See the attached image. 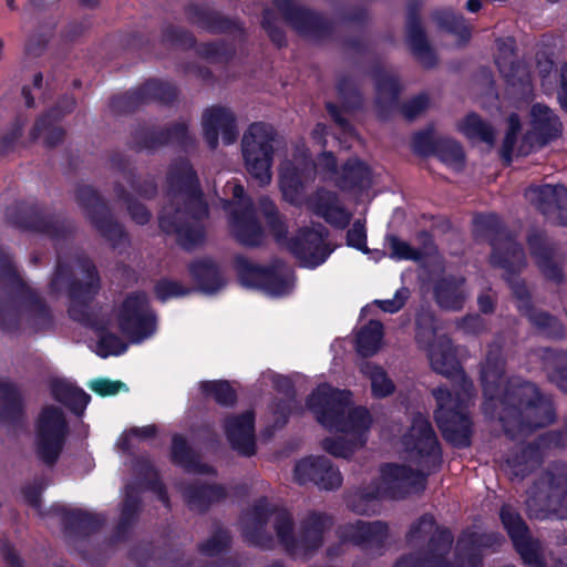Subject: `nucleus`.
<instances>
[{"mask_svg":"<svg viewBox=\"0 0 567 567\" xmlns=\"http://www.w3.org/2000/svg\"><path fill=\"white\" fill-rule=\"evenodd\" d=\"M415 340L426 352L432 370L454 380L452 391L441 386L432 391L436 401L435 420L446 441L456 447H466L472 435L467 409L475 398L473 382L463 371L452 340L437 333L432 312L422 311L417 316Z\"/></svg>","mask_w":567,"mask_h":567,"instance_id":"f257e3e1","label":"nucleus"},{"mask_svg":"<svg viewBox=\"0 0 567 567\" xmlns=\"http://www.w3.org/2000/svg\"><path fill=\"white\" fill-rule=\"evenodd\" d=\"M241 536L248 544L272 549L277 544L292 556L306 557L323 544L333 517L324 512L309 511L300 519L298 530L292 515L272 506L266 498L256 501L240 517Z\"/></svg>","mask_w":567,"mask_h":567,"instance_id":"f03ea898","label":"nucleus"},{"mask_svg":"<svg viewBox=\"0 0 567 567\" xmlns=\"http://www.w3.org/2000/svg\"><path fill=\"white\" fill-rule=\"evenodd\" d=\"M208 215L198 181L186 159L174 163L167 175L165 204L161 210L159 227L176 236L177 243L190 250L205 240L202 220Z\"/></svg>","mask_w":567,"mask_h":567,"instance_id":"7ed1b4c3","label":"nucleus"},{"mask_svg":"<svg viewBox=\"0 0 567 567\" xmlns=\"http://www.w3.org/2000/svg\"><path fill=\"white\" fill-rule=\"evenodd\" d=\"M308 408L326 429L343 433V437L324 439L322 449L336 457H349L365 442L372 419L365 408L351 405V392L340 391L328 384L319 385L307 400Z\"/></svg>","mask_w":567,"mask_h":567,"instance_id":"20e7f679","label":"nucleus"},{"mask_svg":"<svg viewBox=\"0 0 567 567\" xmlns=\"http://www.w3.org/2000/svg\"><path fill=\"white\" fill-rule=\"evenodd\" d=\"M498 416L511 439L520 440L551 424L555 410L550 398L530 382L509 380L498 399Z\"/></svg>","mask_w":567,"mask_h":567,"instance_id":"39448f33","label":"nucleus"},{"mask_svg":"<svg viewBox=\"0 0 567 567\" xmlns=\"http://www.w3.org/2000/svg\"><path fill=\"white\" fill-rule=\"evenodd\" d=\"M278 135L266 123L256 122L248 126L241 137V154L248 174L260 185L267 186L272 179V162Z\"/></svg>","mask_w":567,"mask_h":567,"instance_id":"423d86ee","label":"nucleus"},{"mask_svg":"<svg viewBox=\"0 0 567 567\" xmlns=\"http://www.w3.org/2000/svg\"><path fill=\"white\" fill-rule=\"evenodd\" d=\"M526 504L532 517L553 514L567 518V466L555 465L545 472L530 489Z\"/></svg>","mask_w":567,"mask_h":567,"instance_id":"0eeeda50","label":"nucleus"},{"mask_svg":"<svg viewBox=\"0 0 567 567\" xmlns=\"http://www.w3.org/2000/svg\"><path fill=\"white\" fill-rule=\"evenodd\" d=\"M49 323L50 312L45 303L31 288L22 284L7 302H0V326L2 329H42Z\"/></svg>","mask_w":567,"mask_h":567,"instance_id":"6e6552de","label":"nucleus"},{"mask_svg":"<svg viewBox=\"0 0 567 567\" xmlns=\"http://www.w3.org/2000/svg\"><path fill=\"white\" fill-rule=\"evenodd\" d=\"M405 460L421 467V471L433 473L441 466L442 457L437 437L429 420L416 414L410 429L402 436Z\"/></svg>","mask_w":567,"mask_h":567,"instance_id":"1a4fd4ad","label":"nucleus"},{"mask_svg":"<svg viewBox=\"0 0 567 567\" xmlns=\"http://www.w3.org/2000/svg\"><path fill=\"white\" fill-rule=\"evenodd\" d=\"M233 200L224 202L228 229L231 237L243 246L256 247L265 239L264 229L256 217L252 200L245 195L241 185L231 186Z\"/></svg>","mask_w":567,"mask_h":567,"instance_id":"9d476101","label":"nucleus"},{"mask_svg":"<svg viewBox=\"0 0 567 567\" xmlns=\"http://www.w3.org/2000/svg\"><path fill=\"white\" fill-rule=\"evenodd\" d=\"M69 426L63 411L53 405L41 409L34 423V451L45 464L52 465L59 458Z\"/></svg>","mask_w":567,"mask_h":567,"instance_id":"9b49d317","label":"nucleus"},{"mask_svg":"<svg viewBox=\"0 0 567 567\" xmlns=\"http://www.w3.org/2000/svg\"><path fill=\"white\" fill-rule=\"evenodd\" d=\"M116 319L118 329L132 342L150 337L156 328L155 317L150 311L147 297L143 292L128 295L120 306Z\"/></svg>","mask_w":567,"mask_h":567,"instance_id":"f8f14e48","label":"nucleus"},{"mask_svg":"<svg viewBox=\"0 0 567 567\" xmlns=\"http://www.w3.org/2000/svg\"><path fill=\"white\" fill-rule=\"evenodd\" d=\"M79 205L84 209L87 218L96 230L114 249H121L128 243L122 227L109 215L105 204L91 186H81L76 190Z\"/></svg>","mask_w":567,"mask_h":567,"instance_id":"ddd939ff","label":"nucleus"},{"mask_svg":"<svg viewBox=\"0 0 567 567\" xmlns=\"http://www.w3.org/2000/svg\"><path fill=\"white\" fill-rule=\"evenodd\" d=\"M430 474L409 462L408 465L389 464L382 467L381 476L375 482L381 486L384 497L403 498L423 491Z\"/></svg>","mask_w":567,"mask_h":567,"instance_id":"4468645a","label":"nucleus"},{"mask_svg":"<svg viewBox=\"0 0 567 567\" xmlns=\"http://www.w3.org/2000/svg\"><path fill=\"white\" fill-rule=\"evenodd\" d=\"M481 223L491 230L495 228V234L491 237L492 265L509 272H514L524 267L525 254L523 248L501 227L497 217L494 215L485 216L481 219Z\"/></svg>","mask_w":567,"mask_h":567,"instance_id":"2eb2a0df","label":"nucleus"},{"mask_svg":"<svg viewBox=\"0 0 567 567\" xmlns=\"http://www.w3.org/2000/svg\"><path fill=\"white\" fill-rule=\"evenodd\" d=\"M237 265L247 286H260L272 296H281L291 288V271L281 261H276L271 267H264L238 259Z\"/></svg>","mask_w":567,"mask_h":567,"instance_id":"dca6fc26","label":"nucleus"},{"mask_svg":"<svg viewBox=\"0 0 567 567\" xmlns=\"http://www.w3.org/2000/svg\"><path fill=\"white\" fill-rule=\"evenodd\" d=\"M316 164L307 153L296 157L295 161H287L280 168V189L285 200L295 206L305 203V185L313 179Z\"/></svg>","mask_w":567,"mask_h":567,"instance_id":"f3484780","label":"nucleus"},{"mask_svg":"<svg viewBox=\"0 0 567 567\" xmlns=\"http://www.w3.org/2000/svg\"><path fill=\"white\" fill-rule=\"evenodd\" d=\"M327 229L321 224L302 227L287 241L289 250L308 267L322 264L332 249L326 241Z\"/></svg>","mask_w":567,"mask_h":567,"instance_id":"a211bd4d","label":"nucleus"},{"mask_svg":"<svg viewBox=\"0 0 567 567\" xmlns=\"http://www.w3.org/2000/svg\"><path fill=\"white\" fill-rule=\"evenodd\" d=\"M501 519L523 560L534 567H546L540 544L530 537L522 517L511 506H503Z\"/></svg>","mask_w":567,"mask_h":567,"instance_id":"6ab92c4d","label":"nucleus"},{"mask_svg":"<svg viewBox=\"0 0 567 567\" xmlns=\"http://www.w3.org/2000/svg\"><path fill=\"white\" fill-rule=\"evenodd\" d=\"M341 544L362 548H380L389 536V526L382 520H354L341 524L336 529Z\"/></svg>","mask_w":567,"mask_h":567,"instance_id":"aec40b11","label":"nucleus"},{"mask_svg":"<svg viewBox=\"0 0 567 567\" xmlns=\"http://www.w3.org/2000/svg\"><path fill=\"white\" fill-rule=\"evenodd\" d=\"M293 480L303 485L313 483L322 489H336L342 484V475L323 456H308L298 461L293 468Z\"/></svg>","mask_w":567,"mask_h":567,"instance_id":"412c9836","label":"nucleus"},{"mask_svg":"<svg viewBox=\"0 0 567 567\" xmlns=\"http://www.w3.org/2000/svg\"><path fill=\"white\" fill-rule=\"evenodd\" d=\"M202 125L204 137L212 150L217 147L219 137L224 144L229 145L238 136L235 116L227 107L213 106L205 110Z\"/></svg>","mask_w":567,"mask_h":567,"instance_id":"4be33fe9","label":"nucleus"},{"mask_svg":"<svg viewBox=\"0 0 567 567\" xmlns=\"http://www.w3.org/2000/svg\"><path fill=\"white\" fill-rule=\"evenodd\" d=\"M525 197L544 215H554L558 224L567 225V188L561 185L533 186Z\"/></svg>","mask_w":567,"mask_h":567,"instance_id":"5701e85b","label":"nucleus"},{"mask_svg":"<svg viewBox=\"0 0 567 567\" xmlns=\"http://www.w3.org/2000/svg\"><path fill=\"white\" fill-rule=\"evenodd\" d=\"M7 217L16 225L47 233L52 237H60L68 233V229L62 223L44 214V212L35 205L25 203L18 204L7 209Z\"/></svg>","mask_w":567,"mask_h":567,"instance_id":"b1692460","label":"nucleus"},{"mask_svg":"<svg viewBox=\"0 0 567 567\" xmlns=\"http://www.w3.org/2000/svg\"><path fill=\"white\" fill-rule=\"evenodd\" d=\"M255 416L247 411L240 415H228L223 427L230 447L243 456L256 453Z\"/></svg>","mask_w":567,"mask_h":567,"instance_id":"393cba45","label":"nucleus"},{"mask_svg":"<svg viewBox=\"0 0 567 567\" xmlns=\"http://www.w3.org/2000/svg\"><path fill=\"white\" fill-rule=\"evenodd\" d=\"M453 536L451 533H437L427 549L400 558L394 567H452L447 555L451 551Z\"/></svg>","mask_w":567,"mask_h":567,"instance_id":"a878e982","label":"nucleus"},{"mask_svg":"<svg viewBox=\"0 0 567 567\" xmlns=\"http://www.w3.org/2000/svg\"><path fill=\"white\" fill-rule=\"evenodd\" d=\"M527 243L542 272L549 279L559 280L563 276L564 254L553 243H549L540 230L532 231L527 237Z\"/></svg>","mask_w":567,"mask_h":567,"instance_id":"bb28decb","label":"nucleus"},{"mask_svg":"<svg viewBox=\"0 0 567 567\" xmlns=\"http://www.w3.org/2000/svg\"><path fill=\"white\" fill-rule=\"evenodd\" d=\"M82 272L85 278L69 287L71 300L69 313L76 321H85L87 319L86 303L100 288V279L91 261H85L82 265Z\"/></svg>","mask_w":567,"mask_h":567,"instance_id":"cd10ccee","label":"nucleus"},{"mask_svg":"<svg viewBox=\"0 0 567 567\" xmlns=\"http://www.w3.org/2000/svg\"><path fill=\"white\" fill-rule=\"evenodd\" d=\"M305 204L313 214L338 228L347 227L352 218V213L342 205L337 194L330 190L319 189L309 196Z\"/></svg>","mask_w":567,"mask_h":567,"instance_id":"c85d7f7f","label":"nucleus"},{"mask_svg":"<svg viewBox=\"0 0 567 567\" xmlns=\"http://www.w3.org/2000/svg\"><path fill=\"white\" fill-rule=\"evenodd\" d=\"M496 64L499 72L512 86H518L519 93L528 95L532 92V80L527 69L516 63L513 41L499 40L497 42Z\"/></svg>","mask_w":567,"mask_h":567,"instance_id":"c756f323","label":"nucleus"},{"mask_svg":"<svg viewBox=\"0 0 567 567\" xmlns=\"http://www.w3.org/2000/svg\"><path fill=\"white\" fill-rule=\"evenodd\" d=\"M175 97L176 91L171 84L153 80L148 81L138 92L114 99L112 106L117 112H127L140 102L157 99L164 103H169Z\"/></svg>","mask_w":567,"mask_h":567,"instance_id":"7c9ffc66","label":"nucleus"},{"mask_svg":"<svg viewBox=\"0 0 567 567\" xmlns=\"http://www.w3.org/2000/svg\"><path fill=\"white\" fill-rule=\"evenodd\" d=\"M434 296L440 308L460 311L468 297L465 280L462 277H447L436 282Z\"/></svg>","mask_w":567,"mask_h":567,"instance_id":"2f4dec72","label":"nucleus"},{"mask_svg":"<svg viewBox=\"0 0 567 567\" xmlns=\"http://www.w3.org/2000/svg\"><path fill=\"white\" fill-rule=\"evenodd\" d=\"M406 38L414 56L424 68L436 64V55L426 40L419 19L413 14L408 19Z\"/></svg>","mask_w":567,"mask_h":567,"instance_id":"473e14b6","label":"nucleus"},{"mask_svg":"<svg viewBox=\"0 0 567 567\" xmlns=\"http://www.w3.org/2000/svg\"><path fill=\"white\" fill-rule=\"evenodd\" d=\"M384 498L381 486L377 482L351 492L347 497V507L357 515L378 513V503Z\"/></svg>","mask_w":567,"mask_h":567,"instance_id":"72a5a7b5","label":"nucleus"},{"mask_svg":"<svg viewBox=\"0 0 567 567\" xmlns=\"http://www.w3.org/2000/svg\"><path fill=\"white\" fill-rule=\"evenodd\" d=\"M532 127L534 134L546 143L560 135L563 125L549 107L536 104L532 109Z\"/></svg>","mask_w":567,"mask_h":567,"instance_id":"f704fd0d","label":"nucleus"},{"mask_svg":"<svg viewBox=\"0 0 567 567\" xmlns=\"http://www.w3.org/2000/svg\"><path fill=\"white\" fill-rule=\"evenodd\" d=\"M336 183L344 190H364L371 186V172L364 163L353 158L342 167Z\"/></svg>","mask_w":567,"mask_h":567,"instance_id":"c9c22d12","label":"nucleus"},{"mask_svg":"<svg viewBox=\"0 0 567 567\" xmlns=\"http://www.w3.org/2000/svg\"><path fill=\"white\" fill-rule=\"evenodd\" d=\"M285 14L287 21L301 34H310L319 27V18L291 2V0H274Z\"/></svg>","mask_w":567,"mask_h":567,"instance_id":"e433bc0d","label":"nucleus"},{"mask_svg":"<svg viewBox=\"0 0 567 567\" xmlns=\"http://www.w3.org/2000/svg\"><path fill=\"white\" fill-rule=\"evenodd\" d=\"M377 105L381 116H384L396 101L400 83L394 72L382 70L375 75Z\"/></svg>","mask_w":567,"mask_h":567,"instance_id":"4c0bfd02","label":"nucleus"},{"mask_svg":"<svg viewBox=\"0 0 567 567\" xmlns=\"http://www.w3.org/2000/svg\"><path fill=\"white\" fill-rule=\"evenodd\" d=\"M503 361L499 355V349H492L481 369V380L486 398L493 400L497 389L502 383Z\"/></svg>","mask_w":567,"mask_h":567,"instance_id":"58836bf2","label":"nucleus"},{"mask_svg":"<svg viewBox=\"0 0 567 567\" xmlns=\"http://www.w3.org/2000/svg\"><path fill=\"white\" fill-rule=\"evenodd\" d=\"M360 372L371 382V392L374 398H386L395 391V384L386 371L372 362L362 361L359 364Z\"/></svg>","mask_w":567,"mask_h":567,"instance_id":"ea45409f","label":"nucleus"},{"mask_svg":"<svg viewBox=\"0 0 567 567\" xmlns=\"http://www.w3.org/2000/svg\"><path fill=\"white\" fill-rule=\"evenodd\" d=\"M172 457L175 463L183 466L187 472L214 473L212 466L200 463L186 441L181 435H174L172 442Z\"/></svg>","mask_w":567,"mask_h":567,"instance_id":"a19ab883","label":"nucleus"},{"mask_svg":"<svg viewBox=\"0 0 567 567\" xmlns=\"http://www.w3.org/2000/svg\"><path fill=\"white\" fill-rule=\"evenodd\" d=\"M22 412V396L16 384L0 380V421H12Z\"/></svg>","mask_w":567,"mask_h":567,"instance_id":"79ce46f5","label":"nucleus"},{"mask_svg":"<svg viewBox=\"0 0 567 567\" xmlns=\"http://www.w3.org/2000/svg\"><path fill=\"white\" fill-rule=\"evenodd\" d=\"M182 493L188 506L198 512L225 496V491L220 486L187 485L183 487Z\"/></svg>","mask_w":567,"mask_h":567,"instance_id":"37998d69","label":"nucleus"},{"mask_svg":"<svg viewBox=\"0 0 567 567\" xmlns=\"http://www.w3.org/2000/svg\"><path fill=\"white\" fill-rule=\"evenodd\" d=\"M437 533H449L447 530L437 528L434 517L432 515H423L415 523H413L406 534V542L411 547H420L426 543L423 548L427 549L433 537Z\"/></svg>","mask_w":567,"mask_h":567,"instance_id":"c03bdc74","label":"nucleus"},{"mask_svg":"<svg viewBox=\"0 0 567 567\" xmlns=\"http://www.w3.org/2000/svg\"><path fill=\"white\" fill-rule=\"evenodd\" d=\"M383 326L379 321L371 320L357 336V350L362 357L375 354L382 346Z\"/></svg>","mask_w":567,"mask_h":567,"instance_id":"a18cd8bd","label":"nucleus"},{"mask_svg":"<svg viewBox=\"0 0 567 567\" xmlns=\"http://www.w3.org/2000/svg\"><path fill=\"white\" fill-rule=\"evenodd\" d=\"M458 131L467 138L493 145L495 130L476 114H468L457 124Z\"/></svg>","mask_w":567,"mask_h":567,"instance_id":"49530a36","label":"nucleus"},{"mask_svg":"<svg viewBox=\"0 0 567 567\" xmlns=\"http://www.w3.org/2000/svg\"><path fill=\"white\" fill-rule=\"evenodd\" d=\"M51 392L54 399L75 412L82 411L89 402V395L85 392L62 380L52 382Z\"/></svg>","mask_w":567,"mask_h":567,"instance_id":"de8ad7c7","label":"nucleus"},{"mask_svg":"<svg viewBox=\"0 0 567 567\" xmlns=\"http://www.w3.org/2000/svg\"><path fill=\"white\" fill-rule=\"evenodd\" d=\"M549 380L567 392V352L546 351L544 359Z\"/></svg>","mask_w":567,"mask_h":567,"instance_id":"09e8293b","label":"nucleus"},{"mask_svg":"<svg viewBox=\"0 0 567 567\" xmlns=\"http://www.w3.org/2000/svg\"><path fill=\"white\" fill-rule=\"evenodd\" d=\"M432 19L440 29L456 34L461 39H468L471 33L470 28L465 23L464 19L452 10H436L433 12Z\"/></svg>","mask_w":567,"mask_h":567,"instance_id":"8fccbe9b","label":"nucleus"},{"mask_svg":"<svg viewBox=\"0 0 567 567\" xmlns=\"http://www.w3.org/2000/svg\"><path fill=\"white\" fill-rule=\"evenodd\" d=\"M190 271L205 292H214L223 284L216 266L209 261L195 262Z\"/></svg>","mask_w":567,"mask_h":567,"instance_id":"3c124183","label":"nucleus"},{"mask_svg":"<svg viewBox=\"0 0 567 567\" xmlns=\"http://www.w3.org/2000/svg\"><path fill=\"white\" fill-rule=\"evenodd\" d=\"M53 122L54 120L48 116L40 117L30 133L31 138L35 141L39 137H43L44 144L48 147H54L60 144L64 138V131L62 127L54 125Z\"/></svg>","mask_w":567,"mask_h":567,"instance_id":"603ef678","label":"nucleus"},{"mask_svg":"<svg viewBox=\"0 0 567 567\" xmlns=\"http://www.w3.org/2000/svg\"><path fill=\"white\" fill-rule=\"evenodd\" d=\"M205 396L214 399L220 405H231L236 402V393L227 381H206L200 383Z\"/></svg>","mask_w":567,"mask_h":567,"instance_id":"864d4df0","label":"nucleus"},{"mask_svg":"<svg viewBox=\"0 0 567 567\" xmlns=\"http://www.w3.org/2000/svg\"><path fill=\"white\" fill-rule=\"evenodd\" d=\"M539 463L538 450L528 446L524 450L522 456H513L507 460L508 473L512 476H525L528 471Z\"/></svg>","mask_w":567,"mask_h":567,"instance_id":"5fc2aeb1","label":"nucleus"},{"mask_svg":"<svg viewBox=\"0 0 567 567\" xmlns=\"http://www.w3.org/2000/svg\"><path fill=\"white\" fill-rule=\"evenodd\" d=\"M439 158L455 171L464 166V153L461 145L454 141H442L437 146Z\"/></svg>","mask_w":567,"mask_h":567,"instance_id":"6e6d98bb","label":"nucleus"},{"mask_svg":"<svg viewBox=\"0 0 567 567\" xmlns=\"http://www.w3.org/2000/svg\"><path fill=\"white\" fill-rule=\"evenodd\" d=\"M523 315L540 331L547 334H557L560 332V327L557 320L547 312L535 309L533 306L527 307L524 305Z\"/></svg>","mask_w":567,"mask_h":567,"instance_id":"4d7b16f0","label":"nucleus"},{"mask_svg":"<svg viewBox=\"0 0 567 567\" xmlns=\"http://www.w3.org/2000/svg\"><path fill=\"white\" fill-rule=\"evenodd\" d=\"M126 344L112 332L100 331L96 344V353L103 358L109 355H117L125 351Z\"/></svg>","mask_w":567,"mask_h":567,"instance_id":"13d9d810","label":"nucleus"},{"mask_svg":"<svg viewBox=\"0 0 567 567\" xmlns=\"http://www.w3.org/2000/svg\"><path fill=\"white\" fill-rule=\"evenodd\" d=\"M115 192L120 198L125 200L128 215L136 224L144 225L150 221L151 213L144 205L134 202L131 197L126 196L124 188L121 185H116Z\"/></svg>","mask_w":567,"mask_h":567,"instance_id":"bf43d9fd","label":"nucleus"},{"mask_svg":"<svg viewBox=\"0 0 567 567\" xmlns=\"http://www.w3.org/2000/svg\"><path fill=\"white\" fill-rule=\"evenodd\" d=\"M230 544V536L227 530L217 528L214 534L200 546L202 553L214 556L225 550Z\"/></svg>","mask_w":567,"mask_h":567,"instance_id":"052dcab7","label":"nucleus"},{"mask_svg":"<svg viewBox=\"0 0 567 567\" xmlns=\"http://www.w3.org/2000/svg\"><path fill=\"white\" fill-rule=\"evenodd\" d=\"M520 131V121L516 114H511L507 118V131L501 148L502 157L511 159L516 143L517 133Z\"/></svg>","mask_w":567,"mask_h":567,"instance_id":"680f3d73","label":"nucleus"},{"mask_svg":"<svg viewBox=\"0 0 567 567\" xmlns=\"http://www.w3.org/2000/svg\"><path fill=\"white\" fill-rule=\"evenodd\" d=\"M63 520L70 528L89 529L102 520L92 514L82 511H70L63 514Z\"/></svg>","mask_w":567,"mask_h":567,"instance_id":"e2e57ef3","label":"nucleus"},{"mask_svg":"<svg viewBox=\"0 0 567 567\" xmlns=\"http://www.w3.org/2000/svg\"><path fill=\"white\" fill-rule=\"evenodd\" d=\"M89 388L93 392H95L102 396L114 395L121 391L127 390L125 383H123L121 381H113L110 379H104V378L92 380L89 383Z\"/></svg>","mask_w":567,"mask_h":567,"instance_id":"0e129e2a","label":"nucleus"},{"mask_svg":"<svg viewBox=\"0 0 567 567\" xmlns=\"http://www.w3.org/2000/svg\"><path fill=\"white\" fill-rule=\"evenodd\" d=\"M388 241L391 248V257L412 260L420 258L419 251L413 249L406 241L401 240L396 236H388Z\"/></svg>","mask_w":567,"mask_h":567,"instance_id":"69168bd1","label":"nucleus"},{"mask_svg":"<svg viewBox=\"0 0 567 567\" xmlns=\"http://www.w3.org/2000/svg\"><path fill=\"white\" fill-rule=\"evenodd\" d=\"M456 327L465 334L477 336L487 330L486 322L478 315H468L456 320Z\"/></svg>","mask_w":567,"mask_h":567,"instance_id":"338daca9","label":"nucleus"},{"mask_svg":"<svg viewBox=\"0 0 567 567\" xmlns=\"http://www.w3.org/2000/svg\"><path fill=\"white\" fill-rule=\"evenodd\" d=\"M338 92L342 100L343 107L350 110L360 105L361 97L350 80H342L338 84Z\"/></svg>","mask_w":567,"mask_h":567,"instance_id":"774afa93","label":"nucleus"}]
</instances>
